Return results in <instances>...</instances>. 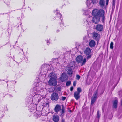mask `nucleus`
Masks as SVG:
<instances>
[{"label": "nucleus", "instance_id": "nucleus-27", "mask_svg": "<svg viewBox=\"0 0 122 122\" xmlns=\"http://www.w3.org/2000/svg\"><path fill=\"white\" fill-rule=\"evenodd\" d=\"M61 98H61L62 100L63 101L64 100H65V99H66V97H63V96Z\"/></svg>", "mask_w": 122, "mask_h": 122}, {"label": "nucleus", "instance_id": "nucleus-18", "mask_svg": "<svg viewBox=\"0 0 122 122\" xmlns=\"http://www.w3.org/2000/svg\"><path fill=\"white\" fill-rule=\"evenodd\" d=\"M65 108L63 105H62V107L61 111H60V113L61 115L63 114L65 112Z\"/></svg>", "mask_w": 122, "mask_h": 122}, {"label": "nucleus", "instance_id": "nucleus-11", "mask_svg": "<svg viewBox=\"0 0 122 122\" xmlns=\"http://www.w3.org/2000/svg\"><path fill=\"white\" fill-rule=\"evenodd\" d=\"M95 42L94 40H92L90 41L89 45L90 47H94L95 46Z\"/></svg>", "mask_w": 122, "mask_h": 122}, {"label": "nucleus", "instance_id": "nucleus-4", "mask_svg": "<svg viewBox=\"0 0 122 122\" xmlns=\"http://www.w3.org/2000/svg\"><path fill=\"white\" fill-rule=\"evenodd\" d=\"M88 7L89 8L93 6L94 4L96 3V0H88L86 2Z\"/></svg>", "mask_w": 122, "mask_h": 122}, {"label": "nucleus", "instance_id": "nucleus-19", "mask_svg": "<svg viewBox=\"0 0 122 122\" xmlns=\"http://www.w3.org/2000/svg\"><path fill=\"white\" fill-rule=\"evenodd\" d=\"M92 20V18L91 17H88L86 21L89 24L90 22H91V21Z\"/></svg>", "mask_w": 122, "mask_h": 122}, {"label": "nucleus", "instance_id": "nucleus-5", "mask_svg": "<svg viewBox=\"0 0 122 122\" xmlns=\"http://www.w3.org/2000/svg\"><path fill=\"white\" fill-rule=\"evenodd\" d=\"M59 97V95L57 93L54 92L51 95V98L52 101L55 102L58 100Z\"/></svg>", "mask_w": 122, "mask_h": 122}, {"label": "nucleus", "instance_id": "nucleus-22", "mask_svg": "<svg viewBox=\"0 0 122 122\" xmlns=\"http://www.w3.org/2000/svg\"><path fill=\"white\" fill-rule=\"evenodd\" d=\"M77 92L78 93H79L80 94V92H81L82 90L81 88L79 87H78L77 88Z\"/></svg>", "mask_w": 122, "mask_h": 122}, {"label": "nucleus", "instance_id": "nucleus-14", "mask_svg": "<svg viewBox=\"0 0 122 122\" xmlns=\"http://www.w3.org/2000/svg\"><path fill=\"white\" fill-rule=\"evenodd\" d=\"M76 91L74 93V96L76 99L78 100L80 98V95Z\"/></svg>", "mask_w": 122, "mask_h": 122}, {"label": "nucleus", "instance_id": "nucleus-26", "mask_svg": "<svg viewBox=\"0 0 122 122\" xmlns=\"http://www.w3.org/2000/svg\"><path fill=\"white\" fill-rule=\"evenodd\" d=\"M97 117L99 118L100 117V115L99 114V111L98 110L97 112Z\"/></svg>", "mask_w": 122, "mask_h": 122}, {"label": "nucleus", "instance_id": "nucleus-12", "mask_svg": "<svg viewBox=\"0 0 122 122\" xmlns=\"http://www.w3.org/2000/svg\"><path fill=\"white\" fill-rule=\"evenodd\" d=\"M118 100L117 98H116V99L114 100L113 103V108H116L117 107Z\"/></svg>", "mask_w": 122, "mask_h": 122}, {"label": "nucleus", "instance_id": "nucleus-10", "mask_svg": "<svg viewBox=\"0 0 122 122\" xmlns=\"http://www.w3.org/2000/svg\"><path fill=\"white\" fill-rule=\"evenodd\" d=\"M59 117L58 115H54L53 116L52 119L54 122H58L59 121Z\"/></svg>", "mask_w": 122, "mask_h": 122}, {"label": "nucleus", "instance_id": "nucleus-1", "mask_svg": "<svg viewBox=\"0 0 122 122\" xmlns=\"http://www.w3.org/2000/svg\"><path fill=\"white\" fill-rule=\"evenodd\" d=\"M48 77L50 78L48 82V84L53 86H56L57 83V76L54 73H52L49 74Z\"/></svg>", "mask_w": 122, "mask_h": 122}, {"label": "nucleus", "instance_id": "nucleus-39", "mask_svg": "<svg viewBox=\"0 0 122 122\" xmlns=\"http://www.w3.org/2000/svg\"><path fill=\"white\" fill-rule=\"evenodd\" d=\"M84 14L86 15V14Z\"/></svg>", "mask_w": 122, "mask_h": 122}, {"label": "nucleus", "instance_id": "nucleus-34", "mask_svg": "<svg viewBox=\"0 0 122 122\" xmlns=\"http://www.w3.org/2000/svg\"><path fill=\"white\" fill-rule=\"evenodd\" d=\"M108 2L106 1V5H107L108 4Z\"/></svg>", "mask_w": 122, "mask_h": 122}, {"label": "nucleus", "instance_id": "nucleus-20", "mask_svg": "<svg viewBox=\"0 0 122 122\" xmlns=\"http://www.w3.org/2000/svg\"><path fill=\"white\" fill-rule=\"evenodd\" d=\"M113 43L112 42H111L110 44V49H112L113 48Z\"/></svg>", "mask_w": 122, "mask_h": 122}, {"label": "nucleus", "instance_id": "nucleus-36", "mask_svg": "<svg viewBox=\"0 0 122 122\" xmlns=\"http://www.w3.org/2000/svg\"><path fill=\"white\" fill-rule=\"evenodd\" d=\"M62 122H65L64 120L62 119Z\"/></svg>", "mask_w": 122, "mask_h": 122}, {"label": "nucleus", "instance_id": "nucleus-28", "mask_svg": "<svg viewBox=\"0 0 122 122\" xmlns=\"http://www.w3.org/2000/svg\"><path fill=\"white\" fill-rule=\"evenodd\" d=\"M102 21H103L105 19V17L104 16V15H103V16H102Z\"/></svg>", "mask_w": 122, "mask_h": 122}, {"label": "nucleus", "instance_id": "nucleus-9", "mask_svg": "<svg viewBox=\"0 0 122 122\" xmlns=\"http://www.w3.org/2000/svg\"><path fill=\"white\" fill-rule=\"evenodd\" d=\"M61 109V107L60 105L58 104L56 105L54 108V111L55 112L58 113Z\"/></svg>", "mask_w": 122, "mask_h": 122}, {"label": "nucleus", "instance_id": "nucleus-24", "mask_svg": "<svg viewBox=\"0 0 122 122\" xmlns=\"http://www.w3.org/2000/svg\"><path fill=\"white\" fill-rule=\"evenodd\" d=\"M76 78L77 80H79L80 78V76L78 75H76Z\"/></svg>", "mask_w": 122, "mask_h": 122}, {"label": "nucleus", "instance_id": "nucleus-6", "mask_svg": "<svg viewBox=\"0 0 122 122\" xmlns=\"http://www.w3.org/2000/svg\"><path fill=\"white\" fill-rule=\"evenodd\" d=\"M100 35L97 32H93L92 34L93 39L97 41H98L100 39Z\"/></svg>", "mask_w": 122, "mask_h": 122}, {"label": "nucleus", "instance_id": "nucleus-31", "mask_svg": "<svg viewBox=\"0 0 122 122\" xmlns=\"http://www.w3.org/2000/svg\"><path fill=\"white\" fill-rule=\"evenodd\" d=\"M73 87H71L70 88V90L71 92H72L73 90Z\"/></svg>", "mask_w": 122, "mask_h": 122}, {"label": "nucleus", "instance_id": "nucleus-38", "mask_svg": "<svg viewBox=\"0 0 122 122\" xmlns=\"http://www.w3.org/2000/svg\"><path fill=\"white\" fill-rule=\"evenodd\" d=\"M106 1H108H108H109V0H106Z\"/></svg>", "mask_w": 122, "mask_h": 122}, {"label": "nucleus", "instance_id": "nucleus-25", "mask_svg": "<svg viewBox=\"0 0 122 122\" xmlns=\"http://www.w3.org/2000/svg\"><path fill=\"white\" fill-rule=\"evenodd\" d=\"M74 65V63L73 62H71L70 64V66L71 67H73Z\"/></svg>", "mask_w": 122, "mask_h": 122}, {"label": "nucleus", "instance_id": "nucleus-30", "mask_svg": "<svg viewBox=\"0 0 122 122\" xmlns=\"http://www.w3.org/2000/svg\"><path fill=\"white\" fill-rule=\"evenodd\" d=\"M91 57V55H89L87 56V59H89Z\"/></svg>", "mask_w": 122, "mask_h": 122}, {"label": "nucleus", "instance_id": "nucleus-8", "mask_svg": "<svg viewBox=\"0 0 122 122\" xmlns=\"http://www.w3.org/2000/svg\"><path fill=\"white\" fill-rule=\"evenodd\" d=\"M100 18L94 16L92 20L93 23L95 24L98 23L100 21Z\"/></svg>", "mask_w": 122, "mask_h": 122}, {"label": "nucleus", "instance_id": "nucleus-7", "mask_svg": "<svg viewBox=\"0 0 122 122\" xmlns=\"http://www.w3.org/2000/svg\"><path fill=\"white\" fill-rule=\"evenodd\" d=\"M103 28V26L102 25L98 24L96 26V29L98 31H101L102 30Z\"/></svg>", "mask_w": 122, "mask_h": 122}, {"label": "nucleus", "instance_id": "nucleus-42", "mask_svg": "<svg viewBox=\"0 0 122 122\" xmlns=\"http://www.w3.org/2000/svg\"><path fill=\"white\" fill-rule=\"evenodd\" d=\"M61 20H62V19H61Z\"/></svg>", "mask_w": 122, "mask_h": 122}, {"label": "nucleus", "instance_id": "nucleus-2", "mask_svg": "<svg viewBox=\"0 0 122 122\" xmlns=\"http://www.w3.org/2000/svg\"><path fill=\"white\" fill-rule=\"evenodd\" d=\"M104 10L102 9H95L93 10L92 14L94 16L100 18L104 15Z\"/></svg>", "mask_w": 122, "mask_h": 122}, {"label": "nucleus", "instance_id": "nucleus-32", "mask_svg": "<svg viewBox=\"0 0 122 122\" xmlns=\"http://www.w3.org/2000/svg\"><path fill=\"white\" fill-rule=\"evenodd\" d=\"M115 0H113V5H115Z\"/></svg>", "mask_w": 122, "mask_h": 122}, {"label": "nucleus", "instance_id": "nucleus-33", "mask_svg": "<svg viewBox=\"0 0 122 122\" xmlns=\"http://www.w3.org/2000/svg\"><path fill=\"white\" fill-rule=\"evenodd\" d=\"M76 84V82H74L73 83V85L74 86H75Z\"/></svg>", "mask_w": 122, "mask_h": 122}, {"label": "nucleus", "instance_id": "nucleus-37", "mask_svg": "<svg viewBox=\"0 0 122 122\" xmlns=\"http://www.w3.org/2000/svg\"><path fill=\"white\" fill-rule=\"evenodd\" d=\"M84 11L86 13L87 12V11Z\"/></svg>", "mask_w": 122, "mask_h": 122}, {"label": "nucleus", "instance_id": "nucleus-29", "mask_svg": "<svg viewBox=\"0 0 122 122\" xmlns=\"http://www.w3.org/2000/svg\"><path fill=\"white\" fill-rule=\"evenodd\" d=\"M56 90L57 91H58V92L60 91H61V88H60V87H58L57 88V89Z\"/></svg>", "mask_w": 122, "mask_h": 122}, {"label": "nucleus", "instance_id": "nucleus-40", "mask_svg": "<svg viewBox=\"0 0 122 122\" xmlns=\"http://www.w3.org/2000/svg\"><path fill=\"white\" fill-rule=\"evenodd\" d=\"M57 31H58V32L59 31L58 30Z\"/></svg>", "mask_w": 122, "mask_h": 122}, {"label": "nucleus", "instance_id": "nucleus-13", "mask_svg": "<svg viewBox=\"0 0 122 122\" xmlns=\"http://www.w3.org/2000/svg\"><path fill=\"white\" fill-rule=\"evenodd\" d=\"M91 50L89 47L86 48L84 50V52L86 55H89L91 52Z\"/></svg>", "mask_w": 122, "mask_h": 122}, {"label": "nucleus", "instance_id": "nucleus-15", "mask_svg": "<svg viewBox=\"0 0 122 122\" xmlns=\"http://www.w3.org/2000/svg\"><path fill=\"white\" fill-rule=\"evenodd\" d=\"M67 73L70 76H71L73 74V71L71 68H69L67 71Z\"/></svg>", "mask_w": 122, "mask_h": 122}, {"label": "nucleus", "instance_id": "nucleus-3", "mask_svg": "<svg viewBox=\"0 0 122 122\" xmlns=\"http://www.w3.org/2000/svg\"><path fill=\"white\" fill-rule=\"evenodd\" d=\"M76 61L78 63H82L81 66L84 65L86 63V60L85 58L83 59V57L81 56H78L76 59Z\"/></svg>", "mask_w": 122, "mask_h": 122}, {"label": "nucleus", "instance_id": "nucleus-16", "mask_svg": "<svg viewBox=\"0 0 122 122\" xmlns=\"http://www.w3.org/2000/svg\"><path fill=\"white\" fill-rule=\"evenodd\" d=\"M97 95L98 93L97 91H96L95 92L92 98L96 100Z\"/></svg>", "mask_w": 122, "mask_h": 122}, {"label": "nucleus", "instance_id": "nucleus-41", "mask_svg": "<svg viewBox=\"0 0 122 122\" xmlns=\"http://www.w3.org/2000/svg\"><path fill=\"white\" fill-rule=\"evenodd\" d=\"M57 31H58V32L59 31L58 30Z\"/></svg>", "mask_w": 122, "mask_h": 122}, {"label": "nucleus", "instance_id": "nucleus-21", "mask_svg": "<svg viewBox=\"0 0 122 122\" xmlns=\"http://www.w3.org/2000/svg\"><path fill=\"white\" fill-rule=\"evenodd\" d=\"M96 99L92 98L91 102V104H93L94 103L96 100Z\"/></svg>", "mask_w": 122, "mask_h": 122}, {"label": "nucleus", "instance_id": "nucleus-43", "mask_svg": "<svg viewBox=\"0 0 122 122\" xmlns=\"http://www.w3.org/2000/svg\"><path fill=\"white\" fill-rule=\"evenodd\" d=\"M60 19L61 20V18H60Z\"/></svg>", "mask_w": 122, "mask_h": 122}, {"label": "nucleus", "instance_id": "nucleus-17", "mask_svg": "<svg viewBox=\"0 0 122 122\" xmlns=\"http://www.w3.org/2000/svg\"><path fill=\"white\" fill-rule=\"evenodd\" d=\"M99 4L101 6H104L105 5V2L104 0H100L99 2Z\"/></svg>", "mask_w": 122, "mask_h": 122}, {"label": "nucleus", "instance_id": "nucleus-23", "mask_svg": "<svg viewBox=\"0 0 122 122\" xmlns=\"http://www.w3.org/2000/svg\"><path fill=\"white\" fill-rule=\"evenodd\" d=\"M71 82L70 81H68L67 82L66 85L67 86H69L71 84Z\"/></svg>", "mask_w": 122, "mask_h": 122}, {"label": "nucleus", "instance_id": "nucleus-35", "mask_svg": "<svg viewBox=\"0 0 122 122\" xmlns=\"http://www.w3.org/2000/svg\"><path fill=\"white\" fill-rule=\"evenodd\" d=\"M58 16H60V17L61 18V15H61L60 14H58Z\"/></svg>", "mask_w": 122, "mask_h": 122}]
</instances>
